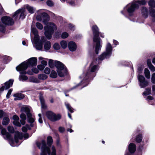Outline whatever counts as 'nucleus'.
Segmentation results:
<instances>
[{"label":"nucleus","instance_id":"obj_1","mask_svg":"<svg viewBox=\"0 0 155 155\" xmlns=\"http://www.w3.org/2000/svg\"><path fill=\"white\" fill-rule=\"evenodd\" d=\"M41 10H42L40 9L37 11L38 14H40L36 15V19L39 21L42 20L44 23L45 25H47L44 27L45 34L47 38L50 39L51 37V35L54 30L57 29V27L53 23H48L49 19L48 15L45 12L41 13Z\"/></svg>","mask_w":155,"mask_h":155},{"label":"nucleus","instance_id":"obj_2","mask_svg":"<svg viewBox=\"0 0 155 155\" xmlns=\"http://www.w3.org/2000/svg\"><path fill=\"white\" fill-rule=\"evenodd\" d=\"M1 130V134L3 136L5 139L9 140L10 145L12 147L17 146L15 144L18 142V140L21 139L23 137L22 133H20L18 131H16L15 133L14 140L12 139L10 134L7 132L5 128H2Z\"/></svg>","mask_w":155,"mask_h":155},{"label":"nucleus","instance_id":"obj_3","mask_svg":"<svg viewBox=\"0 0 155 155\" xmlns=\"http://www.w3.org/2000/svg\"><path fill=\"white\" fill-rule=\"evenodd\" d=\"M31 33H32L34 35L33 40L31 35V39L33 44L37 50H41L42 49L43 42L45 41V38L43 36L40 39L38 35V31L35 28H31Z\"/></svg>","mask_w":155,"mask_h":155},{"label":"nucleus","instance_id":"obj_4","mask_svg":"<svg viewBox=\"0 0 155 155\" xmlns=\"http://www.w3.org/2000/svg\"><path fill=\"white\" fill-rule=\"evenodd\" d=\"M37 59L35 57L31 58L27 61H24L16 67V70L20 71L21 74H26L25 70L29 66H36L37 64Z\"/></svg>","mask_w":155,"mask_h":155},{"label":"nucleus","instance_id":"obj_5","mask_svg":"<svg viewBox=\"0 0 155 155\" xmlns=\"http://www.w3.org/2000/svg\"><path fill=\"white\" fill-rule=\"evenodd\" d=\"M37 147L41 150V155H47L46 153L48 155H56V150L55 147L52 146L51 150L46 146L45 142L44 140H42L41 142H37L36 143Z\"/></svg>","mask_w":155,"mask_h":155},{"label":"nucleus","instance_id":"obj_6","mask_svg":"<svg viewBox=\"0 0 155 155\" xmlns=\"http://www.w3.org/2000/svg\"><path fill=\"white\" fill-rule=\"evenodd\" d=\"M94 35L93 40L95 52L98 54L99 51L101 50V45L100 44V39L99 38V32L97 27L96 25H94L92 27Z\"/></svg>","mask_w":155,"mask_h":155},{"label":"nucleus","instance_id":"obj_7","mask_svg":"<svg viewBox=\"0 0 155 155\" xmlns=\"http://www.w3.org/2000/svg\"><path fill=\"white\" fill-rule=\"evenodd\" d=\"M146 3L145 0L140 1H134L131 4H130L127 5L126 8H127L128 12L130 13L134 12L135 9L138 8L140 5H144Z\"/></svg>","mask_w":155,"mask_h":155},{"label":"nucleus","instance_id":"obj_8","mask_svg":"<svg viewBox=\"0 0 155 155\" xmlns=\"http://www.w3.org/2000/svg\"><path fill=\"white\" fill-rule=\"evenodd\" d=\"M99 69L97 65L95 64L94 62H92L87 72H84L82 74L80 77V78L83 80L81 81L82 83L84 80L87 79L88 78V75L90 74L91 72H96Z\"/></svg>","mask_w":155,"mask_h":155},{"label":"nucleus","instance_id":"obj_9","mask_svg":"<svg viewBox=\"0 0 155 155\" xmlns=\"http://www.w3.org/2000/svg\"><path fill=\"white\" fill-rule=\"evenodd\" d=\"M55 64L57 69V71L58 75L60 77H63L67 74V70L64 68V64L60 61H56L55 62Z\"/></svg>","mask_w":155,"mask_h":155},{"label":"nucleus","instance_id":"obj_10","mask_svg":"<svg viewBox=\"0 0 155 155\" xmlns=\"http://www.w3.org/2000/svg\"><path fill=\"white\" fill-rule=\"evenodd\" d=\"M30 109L31 107L29 106L25 105L23 106L21 108V111L26 113L28 122L31 123L30 124L31 126L32 127L33 125L32 123L34 122L35 119L30 112Z\"/></svg>","mask_w":155,"mask_h":155},{"label":"nucleus","instance_id":"obj_11","mask_svg":"<svg viewBox=\"0 0 155 155\" xmlns=\"http://www.w3.org/2000/svg\"><path fill=\"white\" fill-rule=\"evenodd\" d=\"M112 48L111 45L109 43L107 44L106 48V51L103 53L99 57V59L102 60L105 58H108L112 54Z\"/></svg>","mask_w":155,"mask_h":155},{"label":"nucleus","instance_id":"obj_12","mask_svg":"<svg viewBox=\"0 0 155 155\" xmlns=\"http://www.w3.org/2000/svg\"><path fill=\"white\" fill-rule=\"evenodd\" d=\"M46 116L48 119L54 121L59 120L61 117L60 114L56 115L51 111H48L46 113Z\"/></svg>","mask_w":155,"mask_h":155},{"label":"nucleus","instance_id":"obj_13","mask_svg":"<svg viewBox=\"0 0 155 155\" xmlns=\"http://www.w3.org/2000/svg\"><path fill=\"white\" fill-rule=\"evenodd\" d=\"M25 9L24 8L19 9L14 13L12 17L15 19L19 18L23 19L25 16Z\"/></svg>","mask_w":155,"mask_h":155},{"label":"nucleus","instance_id":"obj_14","mask_svg":"<svg viewBox=\"0 0 155 155\" xmlns=\"http://www.w3.org/2000/svg\"><path fill=\"white\" fill-rule=\"evenodd\" d=\"M138 79L140 82L139 85L141 87H144L148 85L147 81H145V78L143 76L138 74Z\"/></svg>","mask_w":155,"mask_h":155},{"label":"nucleus","instance_id":"obj_15","mask_svg":"<svg viewBox=\"0 0 155 155\" xmlns=\"http://www.w3.org/2000/svg\"><path fill=\"white\" fill-rule=\"evenodd\" d=\"M1 20L3 23L8 25H12L14 23L13 19L9 17H3L2 18Z\"/></svg>","mask_w":155,"mask_h":155},{"label":"nucleus","instance_id":"obj_16","mask_svg":"<svg viewBox=\"0 0 155 155\" xmlns=\"http://www.w3.org/2000/svg\"><path fill=\"white\" fill-rule=\"evenodd\" d=\"M68 46L69 50L71 51H76L77 48V45L74 42L71 41L69 42L68 45Z\"/></svg>","mask_w":155,"mask_h":155},{"label":"nucleus","instance_id":"obj_17","mask_svg":"<svg viewBox=\"0 0 155 155\" xmlns=\"http://www.w3.org/2000/svg\"><path fill=\"white\" fill-rule=\"evenodd\" d=\"M13 96L15 97L14 100L16 101L20 100L23 99L24 97V95L21 93H17L14 95Z\"/></svg>","mask_w":155,"mask_h":155},{"label":"nucleus","instance_id":"obj_18","mask_svg":"<svg viewBox=\"0 0 155 155\" xmlns=\"http://www.w3.org/2000/svg\"><path fill=\"white\" fill-rule=\"evenodd\" d=\"M136 150V147L134 144L131 143L129 146V150L131 153H133L135 152Z\"/></svg>","mask_w":155,"mask_h":155},{"label":"nucleus","instance_id":"obj_19","mask_svg":"<svg viewBox=\"0 0 155 155\" xmlns=\"http://www.w3.org/2000/svg\"><path fill=\"white\" fill-rule=\"evenodd\" d=\"M13 81V80L11 79L5 83V89H7L12 86Z\"/></svg>","mask_w":155,"mask_h":155},{"label":"nucleus","instance_id":"obj_20","mask_svg":"<svg viewBox=\"0 0 155 155\" xmlns=\"http://www.w3.org/2000/svg\"><path fill=\"white\" fill-rule=\"evenodd\" d=\"M51 47V44L49 41L46 42L44 45V48L46 51L50 49Z\"/></svg>","mask_w":155,"mask_h":155},{"label":"nucleus","instance_id":"obj_21","mask_svg":"<svg viewBox=\"0 0 155 155\" xmlns=\"http://www.w3.org/2000/svg\"><path fill=\"white\" fill-rule=\"evenodd\" d=\"M20 117L21 119L20 120L21 124L23 125L25 123V120L26 118V116L25 114L22 113L20 115Z\"/></svg>","mask_w":155,"mask_h":155},{"label":"nucleus","instance_id":"obj_22","mask_svg":"<svg viewBox=\"0 0 155 155\" xmlns=\"http://www.w3.org/2000/svg\"><path fill=\"white\" fill-rule=\"evenodd\" d=\"M26 8L29 12L31 14L33 13L35 10V8L28 5H26Z\"/></svg>","mask_w":155,"mask_h":155},{"label":"nucleus","instance_id":"obj_23","mask_svg":"<svg viewBox=\"0 0 155 155\" xmlns=\"http://www.w3.org/2000/svg\"><path fill=\"white\" fill-rule=\"evenodd\" d=\"M31 71H31H28L27 72H26V74L27 73L28 74L32 75L33 74V73H34L35 74H37L38 73L39 71L38 70V69H37L36 68H33L31 69Z\"/></svg>","mask_w":155,"mask_h":155},{"label":"nucleus","instance_id":"obj_24","mask_svg":"<svg viewBox=\"0 0 155 155\" xmlns=\"http://www.w3.org/2000/svg\"><path fill=\"white\" fill-rule=\"evenodd\" d=\"M39 98L41 101V108L44 109H46L47 108V106L45 103L43 97L40 96Z\"/></svg>","mask_w":155,"mask_h":155},{"label":"nucleus","instance_id":"obj_25","mask_svg":"<svg viewBox=\"0 0 155 155\" xmlns=\"http://www.w3.org/2000/svg\"><path fill=\"white\" fill-rule=\"evenodd\" d=\"M9 121V119L8 117H4L3 119L2 124L4 125H7L8 124Z\"/></svg>","mask_w":155,"mask_h":155},{"label":"nucleus","instance_id":"obj_26","mask_svg":"<svg viewBox=\"0 0 155 155\" xmlns=\"http://www.w3.org/2000/svg\"><path fill=\"white\" fill-rule=\"evenodd\" d=\"M38 78L40 80H44L48 78V76L45 74H38Z\"/></svg>","mask_w":155,"mask_h":155},{"label":"nucleus","instance_id":"obj_27","mask_svg":"<svg viewBox=\"0 0 155 155\" xmlns=\"http://www.w3.org/2000/svg\"><path fill=\"white\" fill-rule=\"evenodd\" d=\"M144 74L147 78L149 79L150 78V72L149 70L147 68H145L144 69Z\"/></svg>","mask_w":155,"mask_h":155},{"label":"nucleus","instance_id":"obj_28","mask_svg":"<svg viewBox=\"0 0 155 155\" xmlns=\"http://www.w3.org/2000/svg\"><path fill=\"white\" fill-rule=\"evenodd\" d=\"M60 44L61 47L63 49L66 48L67 46V43L66 41H61Z\"/></svg>","mask_w":155,"mask_h":155},{"label":"nucleus","instance_id":"obj_29","mask_svg":"<svg viewBox=\"0 0 155 155\" xmlns=\"http://www.w3.org/2000/svg\"><path fill=\"white\" fill-rule=\"evenodd\" d=\"M50 76L52 78H55L57 77V74L55 71L54 70H52Z\"/></svg>","mask_w":155,"mask_h":155},{"label":"nucleus","instance_id":"obj_30","mask_svg":"<svg viewBox=\"0 0 155 155\" xmlns=\"http://www.w3.org/2000/svg\"><path fill=\"white\" fill-rule=\"evenodd\" d=\"M28 79L27 77L25 75H20L19 77V79L20 81H24L27 80Z\"/></svg>","mask_w":155,"mask_h":155},{"label":"nucleus","instance_id":"obj_31","mask_svg":"<svg viewBox=\"0 0 155 155\" xmlns=\"http://www.w3.org/2000/svg\"><path fill=\"white\" fill-rule=\"evenodd\" d=\"M149 5L151 7V8L155 7V1L154 0H150L148 2Z\"/></svg>","mask_w":155,"mask_h":155},{"label":"nucleus","instance_id":"obj_32","mask_svg":"<svg viewBox=\"0 0 155 155\" xmlns=\"http://www.w3.org/2000/svg\"><path fill=\"white\" fill-rule=\"evenodd\" d=\"M48 144V145H51L53 142V140L51 137L49 136L47 139Z\"/></svg>","mask_w":155,"mask_h":155},{"label":"nucleus","instance_id":"obj_33","mask_svg":"<svg viewBox=\"0 0 155 155\" xmlns=\"http://www.w3.org/2000/svg\"><path fill=\"white\" fill-rule=\"evenodd\" d=\"M150 14L152 17H155V10L153 8H151L150 9Z\"/></svg>","mask_w":155,"mask_h":155},{"label":"nucleus","instance_id":"obj_34","mask_svg":"<svg viewBox=\"0 0 155 155\" xmlns=\"http://www.w3.org/2000/svg\"><path fill=\"white\" fill-rule=\"evenodd\" d=\"M35 25L37 28L39 29L42 30L43 28L42 25L39 22L36 23Z\"/></svg>","mask_w":155,"mask_h":155},{"label":"nucleus","instance_id":"obj_35","mask_svg":"<svg viewBox=\"0 0 155 155\" xmlns=\"http://www.w3.org/2000/svg\"><path fill=\"white\" fill-rule=\"evenodd\" d=\"M53 48L55 50H58L60 49V47L58 43H55L53 45Z\"/></svg>","mask_w":155,"mask_h":155},{"label":"nucleus","instance_id":"obj_36","mask_svg":"<svg viewBox=\"0 0 155 155\" xmlns=\"http://www.w3.org/2000/svg\"><path fill=\"white\" fill-rule=\"evenodd\" d=\"M142 137L141 134L138 135L137 136L136 138V141L137 142L140 143L141 142L142 140Z\"/></svg>","mask_w":155,"mask_h":155},{"label":"nucleus","instance_id":"obj_37","mask_svg":"<svg viewBox=\"0 0 155 155\" xmlns=\"http://www.w3.org/2000/svg\"><path fill=\"white\" fill-rule=\"evenodd\" d=\"M69 35L67 32H64L62 33L61 35V37L62 38H65L68 36Z\"/></svg>","mask_w":155,"mask_h":155},{"label":"nucleus","instance_id":"obj_38","mask_svg":"<svg viewBox=\"0 0 155 155\" xmlns=\"http://www.w3.org/2000/svg\"><path fill=\"white\" fill-rule=\"evenodd\" d=\"M66 106L67 109L71 112L72 113L73 112V109L70 106V105L68 104H66Z\"/></svg>","mask_w":155,"mask_h":155},{"label":"nucleus","instance_id":"obj_39","mask_svg":"<svg viewBox=\"0 0 155 155\" xmlns=\"http://www.w3.org/2000/svg\"><path fill=\"white\" fill-rule=\"evenodd\" d=\"M51 70L50 69L48 68H46L44 70V73L46 74H49Z\"/></svg>","mask_w":155,"mask_h":155},{"label":"nucleus","instance_id":"obj_40","mask_svg":"<svg viewBox=\"0 0 155 155\" xmlns=\"http://www.w3.org/2000/svg\"><path fill=\"white\" fill-rule=\"evenodd\" d=\"M8 130L9 132L11 133H13L14 131V128L11 126H8Z\"/></svg>","mask_w":155,"mask_h":155},{"label":"nucleus","instance_id":"obj_41","mask_svg":"<svg viewBox=\"0 0 155 155\" xmlns=\"http://www.w3.org/2000/svg\"><path fill=\"white\" fill-rule=\"evenodd\" d=\"M47 5L49 6H52L54 5L53 2L51 0H48L46 2Z\"/></svg>","mask_w":155,"mask_h":155},{"label":"nucleus","instance_id":"obj_42","mask_svg":"<svg viewBox=\"0 0 155 155\" xmlns=\"http://www.w3.org/2000/svg\"><path fill=\"white\" fill-rule=\"evenodd\" d=\"M13 124L15 126L18 127L21 126V124L19 122V120H14L13 121Z\"/></svg>","mask_w":155,"mask_h":155},{"label":"nucleus","instance_id":"obj_43","mask_svg":"<svg viewBox=\"0 0 155 155\" xmlns=\"http://www.w3.org/2000/svg\"><path fill=\"white\" fill-rule=\"evenodd\" d=\"M30 81L35 82V83H37L38 82V80L36 78H35L33 77H31L30 79Z\"/></svg>","mask_w":155,"mask_h":155},{"label":"nucleus","instance_id":"obj_44","mask_svg":"<svg viewBox=\"0 0 155 155\" xmlns=\"http://www.w3.org/2000/svg\"><path fill=\"white\" fill-rule=\"evenodd\" d=\"M37 68L40 71H42L45 68V66L42 64H39L38 65Z\"/></svg>","mask_w":155,"mask_h":155},{"label":"nucleus","instance_id":"obj_45","mask_svg":"<svg viewBox=\"0 0 155 155\" xmlns=\"http://www.w3.org/2000/svg\"><path fill=\"white\" fill-rule=\"evenodd\" d=\"M151 81L153 83L155 84V73L152 75Z\"/></svg>","mask_w":155,"mask_h":155},{"label":"nucleus","instance_id":"obj_46","mask_svg":"<svg viewBox=\"0 0 155 155\" xmlns=\"http://www.w3.org/2000/svg\"><path fill=\"white\" fill-rule=\"evenodd\" d=\"M48 64L50 68H53V61L52 60L50 59L48 62Z\"/></svg>","mask_w":155,"mask_h":155},{"label":"nucleus","instance_id":"obj_47","mask_svg":"<svg viewBox=\"0 0 155 155\" xmlns=\"http://www.w3.org/2000/svg\"><path fill=\"white\" fill-rule=\"evenodd\" d=\"M12 91V89H10L8 90V92L6 96V97L7 98H8L10 96L11 94Z\"/></svg>","mask_w":155,"mask_h":155},{"label":"nucleus","instance_id":"obj_48","mask_svg":"<svg viewBox=\"0 0 155 155\" xmlns=\"http://www.w3.org/2000/svg\"><path fill=\"white\" fill-rule=\"evenodd\" d=\"M68 27L71 30H74L75 29L74 26L72 24H69V25Z\"/></svg>","mask_w":155,"mask_h":155},{"label":"nucleus","instance_id":"obj_49","mask_svg":"<svg viewBox=\"0 0 155 155\" xmlns=\"http://www.w3.org/2000/svg\"><path fill=\"white\" fill-rule=\"evenodd\" d=\"M148 67L151 71L153 72L155 71V68L153 65H152Z\"/></svg>","mask_w":155,"mask_h":155},{"label":"nucleus","instance_id":"obj_50","mask_svg":"<svg viewBox=\"0 0 155 155\" xmlns=\"http://www.w3.org/2000/svg\"><path fill=\"white\" fill-rule=\"evenodd\" d=\"M5 26L2 25H0V31L2 32H4L5 31Z\"/></svg>","mask_w":155,"mask_h":155},{"label":"nucleus","instance_id":"obj_51","mask_svg":"<svg viewBox=\"0 0 155 155\" xmlns=\"http://www.w3.org/2000/svg\"><path fill=\"white\" fill-rule=\"evenodd\" d=\"M58 130L61 133L63 132L65 130V129L64 127H59Z\"/></svg>","mask_w":155,"mask_h":155},{"label":"nucleus","instance_id":"obj_52","mask_svg":"<svg viewBox=\"0 0 155 155\" xmlns=\"http://www.w3.org/2000/svg\"><path fill=\"white\" fill-rule=\"evenodd\" d=\"M13 119L14 120H19L18 117L16 115H14L13 116Z\"/></svg>","mask_w":155,"mask_h":155},{"label":"nucleus","instance_id":"obj_53","mask_svg":"<svg viewBox=\"0 0 155 155\" xmlns=\"http://www.w3.org/2000/svg\"><path fill=\"white\" fill-rule=\"evenodd\" d=\"M26 126H27V127L25 126V127H23L22 128V131L24 132H26L27 130V128H28V126L26 125Z\"/></svg>","mask_w":155,"mask_h":155},{"label":"nucleus","instance_id":"obj_54","mask_svg":"<svg viewBox=\"0 0 155 155\" xmlns=\"http://www.w3.org/2000/svg\"><path fill=\"white\" fill-rule=\"evenodd\" d=\"M41 63L42 64V65L44 66H46L47 65V62L45 60H42L41 61Z\"/></svg>","mask_w":155,"mask_h":155},{"label":"nucleus","instance_id":"obj_55","mask_svg":"<svg viewBox=\"0 0 155 155\" xmlns=\"http://www.w3.org/2000/svg\"><path fill=\"white\" fill-rule=\"evenodd\" d=\"M153 97L151 96H149L147 97V100L148 101H150L153 100Z\"/></svg>","mask_w":155,"mask_h":155},{"label":"nucleus","instance_id":"obj_56","mask_svg":"<svg viewBox=\"0 0 155 155\" xmlns=\"http://www.w3.org/2000/svg\"><path fill=\"white\" fill-rule=\"evenodd\" d=\"M147 65L148 67L152 65L151 64V61L150 59H148L147 61Z\"/></svg>","mask_w":155,"mask_h":155},{"label":"nucleus","instance_id":"obj_57","mask_svg":"<svg viewBox=\"0 0 155 155\" xmlns=\"http://www.w3.org/2000/svg\"><path fill=\"white\" fill-rule=\"evenodd\" d=\"M150 92H151L150 90L149 89V90H148V91L147 93V91H145L143 93V94L144 95H147L149 94H150Z\"/></svg>","mask_w":155,"mask_h":155},{"label":"nucleus","instance_id":"obj_58","mask_svg":"<svg viewBox=\"0 0 155 155\" xmlns=\"http://www.w3.org/2000/svg\"><path fill=\"white\" fill-rule=\"evenodd\" d=\"M4 114V111L2 110H0V118H1Z\"/></svg>","mask_w":155,"mask_h":155},{"label":"nucleus","instance_id":"obj_59","mask_svg":"<svg viewBox=\"0 0 155 155\" xmlns=\"http://www.w3.org/2000/svg\"><path fill=\"white\" fill-rule=\"evenodd\" d=\"M143 70V69L141 68H138V73L139 74H140L142 73V71Z\"/></svg>","mask_w":155,"mask_h":155},{"label":"nucleus","instance_id":"obj_60","mask_svg":"<svg viewBox=\"0 0 155 155\" xmlns=\"http://www.w3.org/2000/svg\"><path fill=\"white\" fill-rule=\"evenodd\" d=\"M23 137L25 138H27L29 137L28 134H25L24 135Z\"/></svg>","mask_w":155,"mask_h":155},{"label":"nucleus","instance_id":"obj_61","mask_svg":"<svg viewBox=\"0 0 155 155\" xmlns=\"http://www.w3.org/2000/svg\"><path fill=\"white\" fill-rule=\"evenodd\" d=\"M45 58H43L42 57H39L38 58L39 61H40V62L41 63V61L42 60H43Z\"/></svg>","mask_w":155,"mask_h":155},{"label":"nucleus","instance_id":"obj_62","mask_svg":"<svg viewBox=\"0 0 155 155\" xmlns=\"http://www.w3.org/2000/svg\"><path fill=\"white\" fill-rule=\"evenodd\" d=\"M5 89V87L2 86L0 88V91L1 92L3 91Z\"/></svg>","mask_w":155,"mask_h":155},{"label":"nucleus","instance_id":"obj_63","mask_svg":"<svg viewBox=\"0 0 155 155\" xmlns=\"http://www.w3.org/2000/svg\"><path fill=\"white\" fill-rule=\"evenodd\" d=\"M38 121L40 123H42L43 121L42 120L41 118V117H39L38 119Z\"/></svg>","mask_w":155,"mask_h":155},{"label":"nucleus","instance_id":"obj_64","mask_svg":"<svg viewBox=\"0 0 155 155\" xmlns=\"http://www.w3.org/2000/svg\"><path fill=\"white\" fill-rule=\"evenodd\" d=\"M114 43L115 45H117L118 44V42L115 40H114Z\"/></svg>","mask_w":155,"mask_h":155}]
</instances>
